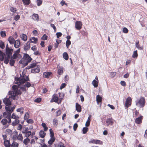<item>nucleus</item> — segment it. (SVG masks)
<instances>
[{
	"mask_svg": "<svg viewBox=\"0 0 147 147\" xmlns=\"http://www.w3.org/2000/svg\"><path fill=\"white\" fill-rule=\"evenodd\" d=\"M18 146L19 144L18 143L15 141H13L10 147H18Z\"/></svg>",
	"mask_w": 147,
	"mask_h": 147,
	"instance_id": "30",
	"label": "nucleus"
},
{
	"mask_svg": "<svg viewBox=\"0 0 147 147\" xmlns=\"http://www.w3.org/2000/svg\"><path fill=\"white\" fill-rule=\"evenodd\" d=\"M142 116H140V117L136 118L135 120V123L137 124H140L142 122Z\"/></svg>",
	"mask_w": 147,
	"mask_h": 147,
	"instance_id": "18",
	"label": "nucleus"
},
{
	"mask_svg": "<svg viewBox=\"0 0 147 147\" xmlns=\"http://www.w3.org/2000/svg\"><path fill=\"white\" fill-rule=\"evenodd\" d=\"M88 128L86 127H85L83 128L82 129V133L84 134H86L88 130Z\"/></svg>",
	"mask_w": 147,
	"mask_h": 147,
	"instance_id": "36",
	"label": "nucleus"
},
{
	"mask_svg": "<svg viewBox=\"0 0 147 147\" xmlns=\"http://www.w3.org/2000/svg\"><path fill=\"white\" fill-rule=\"evenodd\" d=\"M37 49V47L36 46L34 45L31 48V49L33 51H35Z\"/></svg>",
	"mask_w": 147,
	"mask_h": 147,
	"instance_id": "64",
	"label": "nucleus"
},
{
	"mask_svg": "<svg viewBox=\"0 0 147 147\" xmlns=\"http://www.w3.org/2000/svg\"><path fill=\"white\" fill-rule=\"evenodd\" d=\"M102 98L99 95H98L96 96V101L98 104H99L102 101Z\"/></svg>",
	"mask_w": 147,
	"mask_h": 147,
	"instance_id": "19",
	"label": "nucleus"
},
{
	"mask_svg": "<svg viewBox=\"0 0 147 147\" xmlns=\"http://www.w3.org/2000/svg\"><path fill=\"white\" fill-rule=\"evenodd\" d=\"M106 123H107V126H109L111 124L112 125L113 123L110 118L107 119L106 121Z\"/></svg>",
	"mask_w": 147,
	"mask_h": 147,
	"instance_id": "28",
	"label": "nucleus"
},
{
	"mask_svg": "<svg viewBox=\"0 0 147 147\" xmlns=\"http://www.w3.org/2000/svg\"><path fill=\"white\" fill-rule=\"evenodd\" d=\"M20 37L24 41H26L27 39V36L24 34H22L20 35Z\"/></svg>",
	"mask_w": 147,
	"mask_h": 147,
	"instance_id": "21",
	"label": "nucleus"
},
{
	"mask_svg": "<svg viewBox=\"0 0 147 147\" xmlns=\"http://www.w3.org/2000/svg\"><path fill=\"white\" fill-rule=\"evenodd\" d=\"M5 47V44L4 42L2 41H0V47L2 49H4Z\"/></svg>",
	"mask_w": 147,
	"mask_h": 147,
	"instance_id": "39",
	"label": "nucleus"
},
{
	"mask_svg": "<svg viewBox=\"0 0 147 147\" xmlns=\"http://www.w3.org/2000/svg\"><path fill=\"white\" fill-rule=\"evenodd\" d=\"M51 27H52L53 28V29L54 32H56V31L57 29L55 27V25L53 24H51L50 25Z\"/></svg>",
	"mask_w": 147,
	"mask_h": 147,
	"instance_id": "60",
	"label": "nucleus"
},
{
	"mask_svg": "<svg viewBox=\"0 0 147 147\" xmlns=\"http://www.w3.org/2000/svg\"><path fill=\"white\" fill-rule=\"evenodd\" d=\"M120 84L121 85L123 86H126V83L124 81H121L120 82Z\"/></svg>",
	"mask_w": 147,
	"mask_h": 147,
	"instance_id": "56",
	"label": "nucleus"
},
{
	"mask_svg": "<svg viewBox=\"0 0 147 147\" xmlns=\"http://www.w3.org/2000/svg\"><path fill=\"white\" fill-rule=\"evenodd\" d=\"M16 8H15L13 7H11L10 10L13 13H14L16 12Z\"/></svg>",
	"mask_w": 147,
	"mask_h": 147,
	"instance_id": "63",
	"label": "nucleus"
},
{
	"mask_svg": "<svg viewBox=\"0 0 147 147\" xmlns=\"http://www.w3.org/2000/svg\"><path fill=\"white\" fill-rule=\"evenodd\" d=\"M68 80H69V78H68V76H67V75L65 76V87L66 86L65 83H67V82H68Z\"/></svg>",
	"mask_w": 147,
	"mask_h": 147,
	"instance_id": "58",
	"label": "nucleus"
},
{
	"mask_svg": "<svg viewBox=\"0 0 147 147\" xmlns=\"http://www.w3.org/2000/svg\"><path fill=\"white\" fill-rule=\"evenodd\" d=\"M96 144H102V142L100 140H96Z\"/></svg>",
	"mask_w": 147,
	"mask_h": 147,
	"instance_id": "53",
	"label": "nucleus"
},
{
	"mask_svg": "<svg viewBox=\"0 0 147 147\" xmlns=\"http://www.w3.org/2000/svg\"><path fill=\"white\" fill-rule=\"evenodd\" d=\"M78 127V125L77 123H75L73 126V129L74 131H76Z\"/></svg>",
	"mask_w": 147,
	"mask_h": 147,
	"instance_id": "51",
	"label": "nucleus"
},
{
	"mask_svg": "<svg viewBox=\"0 0 147 147\" xmlns=\"http://www.w3.org/2000/svg\"><path fill=\"white\" fill-rule=\"evenodd\" d=\"M14 47L16 48H18L21 45V42L19 39L15 40L14 43Z\"/></svg>",
	"mask_w": 147,
	"mask_h": 147,
	"instance_id": "9",
	"label": "nucleus"
},
{
	"mask_svg": "<svg viewBox=\"0 0 147 147\" xmlns=\"http://www.w3.org/2000/svg\"><path fill=\"white\" fill-rule=\"evenodd\" d=\"M31 134V131H27L26 134L25 135V137L27 138H28L30 136Z\"/></svg>",
	"mask_w": 147,
	"mask_h": 147,
	"instance_id": "47",
	"label": "nucleus"
},
{
	"mask_svg": "<svg viewBox=\"0 0 147 147\" xmlns=\"http://www.w3.org/2000/svg\"><path fill=\"white\" fill-rule=\"evenodd\" d=\"M22 84L14 85L12 86V88L13 90V92L15 96L20 95L22 94V92L20 90H21L23 91H26L25 86H20Z\"/></svg>",
	"mask_w": 147,
	"mask_h": 147,
	"instance_id": "1",
	"label": "nucleus"
},
{
	"mask_svg": "<svg viewBox=\"0 0 147 147\" xmlns=\"http://www.w3.org/2000/svg\"><path fill=\"white\" fill-rule=\"evenodd\" d=\"M24 86H25V87H26L28 88H29L31 86V84L30 83L28 82H27L24 85Z\"/></svg>",
	"mask_w": 147,
	"mask_h": 147,
	"instance_id": "61",
	"label": "nucleus"
},
{
	"mask_svg": "<svg viewBox=\"0 0 147 147\" xmlns=\"http://www.w3.org/2000/svg\"><path fill=\"white\" fill-rule=\"evenodd\" d=\"M15 40L13 37L11 36H9L8 38V41L11 45L13 44Z\"/></svg>",
	"mask_w": 147,
	"mask_h": 147,
	"instance_id": "12",
	"label": "nucleus"
},
{
	"mask_svg": "<svg viewBox=\"0 0 147 147\" xmlns=\"http://www.w3.org/2000/svg\"><path fill=\"white\" fill-rule=\"evenodd\" d=\"M3 102L6 105L5 106H10L11 104V102L9 98H5L3 99Z\"/></svg>",
	"mask_w": 147,
	"mask_h": 147,
	"instance_id": "5",
	"label": "nucleus"
},
{
	"mask_svg": "<svg viewBox=\"0 0 147 147\" xmlns=\"http://www.w3.org/2000/svg\"><path fill=\"white\" fill-rule=\"evenodd\" d=\"M10 58H11L15 60L18 58V54L14 53L12 56H11Z\"/></svg>",
	"mask_w": 147,
	"mask_h": 147,
	"instance_id": "42",
	"label": "nucleus"
},
{
	"mask_svg": "<svg viewBox=\"0 0 147 147\" xmlns=\"http://www.w3.org/2000/svg\"><path fill=\"white\" fill-rule=\"evenodd\" d=\"M59 98L57 96V94H55L52 96V98L50 101L51 102H55L58 103H59Z\"/></svg>",
	"mask_w": 147,
	"mask_h": 147,
	"instance_id": "6",
	"label": "nucleus"
},
{
	"mask_svg": "<svg viewBox=\"0 0 147 147\" xmlns=\"http://www.w3.org/2000/svg\"><path fill=\"white\" fill-rule=\"evenodd\" d=\"M76 110L78 112H81L82 111L81 106L78 103H76Z\"/></svg>",
	"mask_w": 147,
	"mask_h": 147,
	"instance_id": "15",
	"label": "nucleus"
},
{
	"mask_svg": "<svg viewBox=\"0 0 147 147\" xmlns=\"http://www.w3.org/2000/svg\"><path fill=\"white\" fill-rule=\"evenodd\" d=\"M1 36L2 37H4L6 36V33L5 31H1L0 32Z\"/></svg>",
	"mask_w": 147,
	"mask_h": 147,
	"instance_id": "43",
	"label": "nucleus"
},
{
	"mask_svg": "<svg viewBox=\"0 0 147 147\" xmlns=\"http://www.w3.org/2000/svg\"><path fill=\"white\" fill-rule=\"evenodd\" d=\"M4 144L5 147H10L11 144L9 140H5L4 142Z\"/></svg>",
	"mask_w": 147,
	"mask_h": 147,
	"instance_id": "16",
	"label": "nucleus"
},
{
	"mask_svg": "<svg viewBox=\"0 0 147 147\" xmlns=\"http://www.w3.org/2000/svg\"><path fill=\"white\" fill-rule=\"evenodd\" d=\"M26 122L28 123H32L33 122V121L32 119H27Z\"/></svg>",
	"mask_w": 147,
	"mask_h": 147,
	"instance_id": "54",
	"label": "nucleus"
},
{
	"mask_svg": "<svg viewBox=\"0 0 147 147\" xmlns=\"http://www.w3.org/2000/svg\"><path fill=\"white\" fill-rule=\"evenodd\" d=\"M82 23L81 21H76L75 22V28L78 30H80L82 28Z\"/></svg>",
	"mask_w": 147,
	"mask_h": 147,
	"instance_id": "4",
	"label": "nucleus"
},
{
	"mask_svg": "<svg viewBox=\"0 0 147 147\" xmlns=\"http://www.w3.org/2000/svg\"><path fill=\"white\" fill-rule=\"evenodd\" d=\"M42 126L44 128V130L45 131H46L48 129V127L47 126L45 123H42Z\"/></svg>",
	"mask_w": 147,
	"mask_h": 147,
	"instance_id": "35",
	"label": "nucleus"
},
{
	"mask_svg": "<svg viewBox=\"0 0 147 147\" xmlns=\"http://www.w3.org/2000/svg\"><path fill=\"white\" fill-rule=\"evenodd\" d=\"M71 41L69 40H67L66 42V45L67 48H68L69 46L70 45Z\"/></svg>",
	"mask_w": 147,
	"mask_h": 147,
	"instance_id": "44",
	"label": "nucleus"
},
{
	"mask_svg": "<svg viewBox=\"0 0 147 147\" xmlns=\"http://www.w3.org/2000/svg\"><path fill=\"white\" fill-rule=\"evenodd\" d=\"M123 31L124 33H128V30L126 28L124 27L123 29Z\"/></svg>",
	"mask_w": 147,
	"mask_h": 147,
	"instance_id": "52",
	"label": "nucleus"
},
{
	"mask_svg": "<svg viewBox=\"0 0 147 147\" xmlns=\"http://www.w3.org/2000/svg\"><path fill=\"white\" fill-rule=\"evenodd\" d=\"M23 58L25 60H26L27 62L29 63L32 60L30 56L27 53L24 54Z\"/></svg>",
	"mask_w": 147,
	"mask_h": 147,
	"instance_id": "8",
	"label": "nucleus"
},
{
	"mask_svg": "<svg viewBox=\"0 0 147 147\" xmlns=\"http://www.w3.org/2000/svg\"><path fill=\"white\" fill-rule=\"evenodd\" d=\"M30 139L28 138H26L24 139L23 141V143L25 145H27L30 142Z\"/></svg>",
	"mask_w": 147,
	"mask_h": 147,
	"instance_id": "33",
	"label": "nucleus"
},
{
	"mask_svg": "<svg viewBox=\"0 0 147 147\" xmlns=\"http://www.w3.org/2000/svg\"><path fill=\"white\" fill-rule=\"evenodd\" d=\"M10 59L9 61V64L11 66H13L16 61V60L13 59L11 58H10Z\"/></svg>",
	"mask_w": 147,
	"mask_h": 147,
	"instance_id": "23",
	"label": "nucleus"
},
{
	"mask_svg": "<svg viewBox=\"0 0 147 147\" xmlns=\"http://www.w3.org/2000/svg\"><path fill=\"white\" fill-rule=\"evenodd\" d=\"M5 109L7 112L8 113H11L12 112L11 111V107L10 106H5Z\"/></svg>",
	"mask_w": 147,
	"mask_h": 147,
	"instance_id": "22",
	"label": "nucleus"
},
{
	"mask_svg": "<svg viewBox=\"0 0 147 147\" xmlns=\"http://www.w3.org/2000/svg\"><path fill=\"white\" fill-rule=\"evenodd\" d=\"M41 98H37L34 100V102H39L41 101Z\"/></svg>",
	"mask_w": 147,
	"mask_h": 147,
	"instance_id": "57",
	"label": "nucleus"
},
{
	"mask_svg": "<svg viewBox=\"0 0 147 147\" xmlns=\"http://www.w3.org/2000/svg\"><path fill=\"white\" fill-rule=\"evenodd\" d=\"M50 137L51 138H53L54 137V133L51 129H50L49 130Z\"/></svg>",
	"mask_w": 147,
	"mask_h": 147,
	"instance_id": "40",
	"label": "nucleus"
},
{
	"mask_svg": "<svg viewBox=\"0 0 147 147\" xmlns=\"http://www.w3.org/2000/svg\"><path fill=\"white\" fill-rule=\"evenodd\" d=\"M52 74V73L51 72H45L43 73V76L44 77L48 78L51 76Z\"/></svg>",
	"mask_w": 147,
	"mask_h": 147,
	"instance_id": "14",
	"label": "nucleus"
},
{
	"mask_svg": "<svg viewBox=\"0 0 147 147\" xmlns=\"http://www.w3.org/2000/svg\"><path fill=\"white\" fill-rule=\"evenodd\" d=\"M92 84L95 88L97 87L98 85V82L95 79L93 81Z\"/></svg>",
	"mask_w": 147,
	"mask_h": 147,
	"instance_id": "25",
	"label": "nucleus"
},
{
	"mask_svg": "<svg viewBox=\"0 0 147 147\" xmlns=\"http://www.w3.org/2000/svg\"><path fill=\"white\" fill-rule=\"evenodd\" d=\"M20 122L19 120L16 119L12 123V125L13 126H15L17 124H18Z\"/></svg>",
	"mask_w": 147,
	"mask_h": 147,
	"instance_id": "29",
	"label": "nucleus"
},
{
	"mask_svg": "<svg viewBox=\"0 0 147 147\" xmlns=\"http://www.w3.org/2000/svg\"><path fill=\"white\" fill-rule=\"evenodd\" d=\"M59 103H61V101L62 99L64 96V94L63 93L59 92Z\"/></svg>",
	"mask_w": 147,
	"mask_h": 147,
	"instance_id": "24",
	"label": "nucleus"
},
{
	"mask_svg": "<svg viewBox=\"0 0 147 147\" xmlns=\"http://www.w3.org/2000/svg\"><path fill=\"white\" fill-rule=\"evenodd\" d=\"M39 135L40 137L44 138L46 135V134L43 131L40 130L39 132Z\"/></svg>",
	"mask_w": 147,
	"mask_h": 147,
	"instance_id": "17",
	"label": "nucleus"
},
{
	"mask_svg": "<svg viewBox=\"0 0 147 147\" xmlns=\"http://www.w3.org/2000/svg\"><path fill=\"white\" fill-rule=\"evenodd\" d=\"M39 16L37 14L34 13L32 16V18L34 20H38Z\"/></svg>",
	"mask_w": 147,
	"mask_h": 147,
	"instance_id": "20",
	"label": "nucleus"
},
{
	"mask_svg": "<svg viewBox=\"0 0 147 147\" xmlns=\"http://www.w3.org/2000/svg\"><path fill=\"white\" fill-rule=\"evenodd\" d=\"M58 74L60 75L61 74H62L63 73V67H58Z\"/></svg>",
	"mask_w": 147,
	"mask_h": 147,
	"instance_id": "32",
	"label": "nucleus"
},
{
	"mask_svg": "<svg viewBox=\"0 0 147 147\" xmlns=\"http://www.w3.org/2000/svg\"><path fill=\"white\" fill-rule=\"evenodd\" d=\"M30 117V115L29 113L27 112L24 115V120H26L28 119Z\"/></svg>",
	"mask_w": 147,
	"mask_h": 147,
	"instance_id": "37",
	"label": "nucleus"
},
{
	"mask_svg": "<svg viewBox=\"0 0 147 147\" xmlns=\"http://www.w3.org/2000/svg\"><path fill=\"white\" fill-rule=\"evenodd\" d=\"M36 2L37 3V5L38 6H40L42 4V0H37L36 1Z\"/></svg>",
	"mask_w": 147,
	"mask_h": 147,
	"instance_id": "45",
	"label": "nucleus"
},
{
	"mask_svg": "<svg viewBox=\"0 0 147 147\" xmlns=\"http://www.w3.org/2000/svg\"><path fill=\"white\" fill-rule=\"evenodd\" d=\"M13 50L12 48L5 50V53L8 57H11L12 54Z\"/></svg>",
	"mask_w": 147,
	"mask_h": 147,
	"instance_id": "7",
	"label": "nucleus"
},
{
	"mask_svg": "<svg viewBox=\"0 0 147 147\" xmlns=\"http://www.w3.org/2000/svg\"><path fill=\"white\" fill-rule=\"evenodd\" d=\"M23 139V137L22 134H19L18 136V140H20L21 141H22Z\"/></svg>",
	"mask_w": 147,
	"mask_h": 147,
	"instance_id": "41",
	"label": "nucleus"
},
{
	"mask_svg": "<svg viewBox=\"0 0 147 147\" xmlns=\"http://www.w3.org/2000/svg\"><path fill=\"white\" fill-rule=\"evenodd\" d=\"M10 58V57H8V56L5 57L4 59V63L6 64H8L9 61V60Z\"/></svg>",
	"mask_w": 147,
	"mask_h": 147,
	"instance_id": "26",
	"label": "nucleus"
},
{
	"mask_svg": "<svg viewBox=\"0 0 147 147\" xmlns=\"http://www.w3.org/2000/svg\"><path fill=\"white\" fill-rule=\"evenodd\" d=\"M57 120L56 119H53V125H57L58 124V123H57Z\"/></svg>",
	"mask_w": 147,
	"mask_h": 147,
	"instance_id": "55",
	"label": "nucleus"
},
{
	"mask_svg": "<svg viewBox=\"0 0 147 147\" xmlns=\"http://www.w3.org/2000/svg\"><path fill=\"white\" fill-rule=\"evenodd\" d=\"M12 139L13 140H16V139L18 140L17 134H15L13 136Z\"/></svg>",
	"mask_w": 147,
	"mask_h": 147,
	"instance_id": "59",
	"label": "nucleus"
},
{
	"mask_svg": "<svg viewBox=\"0 0 147 147\" xmlns=\"http://www.w3.org/2000/svg\"><path fill=\"white\" fill-rule=\"evenodd\" d=\"M12 130L10 129H7L6 130L5 133H7L8 134H11Z\"/></svg>",
	"mask_w": 147,
	"mask_h": 147,
	"instance_id": "48",
	"label": "nucleus"
},
{
	"mask_svg": "<svg viewBox=\"0 0 147 147\" xmlns=\"http://www.w3.org/2000/svg\"><path fill=\"white\" fill-rule=\"evenodd\" d=\"M48 37L46 34H44L42 37L41 39L43 40H47Z\"/></svg>",
	"mask_w": 147,
	"mask_h": 147,
	"instance_id": "46",
	"label": "nucleus"
},
{
	"mask_svg": "<svg viewBox=\"0 0 147 147\" xmlns=\"http://www.w3.org/2000/svg\"><path fill=\"white\" fill-rule=\"evenodd\" d=\"M62 33L60 32H58L56 33V35L57 38H59V37H60L62 35Z\"/></svg>",
	"mask_w": 147,
	"mask_h": 147,
	"instance_id": "62",
	"label": "nucleus"
},
{
	"mask_svg": "<svg viewBox=\"0 0 147 147\" xmlns=\"http://www.w3.org/2000/svg\"><path fill=\"white\" fill-rule=\"evenodd\" d=\"M30 47V45L29 42L28 41L26 45H24V50L26 51L29 50Z\"/></svg>",
	"mask_w": 147,
	"mask_h": 147,
	"instance_id": "10",
	"label": "nucleus"
},
{
	"mask_svg": "<svg viewBox=\"0 0 147 147\" xmlns=\"http://www.w3.org/2000/svg\"><path fill=\"white\" fill-rule=\"evenodd\" d=\"M136 105L140 107H143L144 106L145 100L144 97H142L139 100H136Z\"/></svg>",
	"mask_w": 147,
	"mask_h": 147,
	"instance_id": "3",
	"label": "nucleus"
},
{
	"mask_svg": "<svg viewBox=\"0 0 147 147\" xmlns=\"http://www.w3.org/2000/svg\"><path fill=\"white\" fill-rule=\"evenodd\" d=\"M138 56V54L137 53V51L136 50L134 51L133 54L132 55V57L133 58H136Z\"/></svg>",
	"mask_w": 147,
	"mask_h": 147,
	"instance_id": "38",
	"label": "nucleus"
},
{
	"mask_svg": "<svg viewBox=\"0 0 147 147\" xmlns=\"http://www.w3.org/2000/svg\"><path fill=\"white\" fill-rule=\"evenodd\" d=\"M11 118H13V119H16V118H19V117L18 116H16L15 115V114L14 113H13L12 114L11 116Z\"/></svg>",
	"mask_w": 147,
	"mask_h": 147,
	"instance_id": "49",
	"label": "nucleus"
},
{
	"mask_svg": "<svg viewBox=\"0 0 147 147\" xmlns=\"http://www.w3.org/2000/svg\"><path fill=\"white\" fill-rule=\"evenodd\" d=\"M24 74L23 76H22L21 78H15L16 81L15 83L17 84H23L26 81H30L28 76H26V78H24Z\"/></svg>",
	"mask_w": 147,
	"mask_h": 147,
	"instance_id": "2",
	"label": "nucleus"
},
{
	"mask_svg": "<svg viewBox=\"0 0 147 147\" xmlns=\"http://www.w3.org/2000/svg\"><path fill=\"white\" fill-rule=\"evenodd\" d=\"M55 140V137H53V138H51L48 141L49 144L50 145H52L54 142Z\"/></svg>",
	"mask_w": 147,
	"mask_h": 147,
	"instance_id": "27",
	"label": "nucleus"
},
{
	"mask_svg": "<svg viewBox=\"0 0 147 147\" xmlns=\"http://www.w3.org/2000/svg\"><path fill=\"white\" fill-rule=\"evenodd\" d=\"M38 42V39L37 38L34 37H31L29 40V42L30 43H34L36 44Z\"/></svg>",
	"mask_w": 147,
	"mask_h": 147,
	"instance_id": "11",
	"label": "nucleus"
},
{
	"mask_svg": "<svg viewBox=\"0 0 147 147\" xmlns=\"http://www.w3.org/2000/svg\"><path fill=\"white\" fill-rule=\"evenodd\" d=\"M8 122L7 120L5 118L2 119L1 121V123L4 125H5Z\"/></svg>",
	"mask_w": 147,
	"mask_h": 147,
	"instance_id": "31",
	"label": "nucleus"
},
{
	"mask_svg": "<svg viewBox=\"0 0 147 147\" xmlns=\"http://www.w3.org/2000/svg\"><path fill=\"white\" fill-rule=\"evenodd\" d=\"M40 71V68L37 67L36 68L32 69L31 70V72L32 73H38Z\"/></svg>",
	"mask_w": 147,
	"mask_h": 147,
	"instance_id": "13",
	"label": "nucleus"
},
{
	"mask_svg": "<svg viewBox=\"0 0 147 147\" xmlns=\"http://www.w3.org/2000/svg\"><path fill=\"white\" fill-rule=\"evenodd\" d=\"M136 46L138 49L140 50H141L142 49V48L140 47V45L139 44V42H136Z\"/></svg>",
	"mask_w": 147,
	"mask_h": 147,
	"instance_id": "50",
	"label": "nucleus"
},
{
	"mask_svg": "<svg viewBox=\"0 0 147 147\" xmlns=\"http://www.w3.org/2000/svg\"><path fill=\"white\" fill-rule=\"evenodd\" d=\"M23 3L26 5H28L30 3V0H22Z\"/></svg>",
	"mask_w": 147,
	"mask_h": 147,
	"instance_id": "34",
	"label": "nucleus"
}]
</instances>
